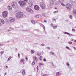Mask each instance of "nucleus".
Returning a JSON list of instances; mask_svg holds the SVG:
<instances>
[{
  "label": "nucleus",
  "instance_id": "1a4fd4ad",
  "mask_svg": "<svg viewBox=\"0 0 76 76\" xmlns=\"http://www.w3.org/2000/svg\"><path fill=\"white\" fill-rule=\"evenodd\" d=\"M32 5H33V3L32 2H29L28 4V6L29 7H31V6H32Z\"/></svg>",
  "mask_w": 76,
  "mask_h": 76
},
{
  "label": "nucleus",
  "instance_id": "0eeeda50",
  "mask_svg": "<svg viewBox=\"0 0 76 76\" xmlns=\"http://www.w3.org/2000/svg\"><path fill=\"white\" fill-rule=\"evenodd\" d=\"M26 9L27 11H28V12H30V13H31V12H33L32 10L30 8H27Z\"/></svg>",
  "mask_w": 76,
  "mask_h": 76
},
{
  "label": "nucleus",
  "instance_id": "2f4dec72",
  "mask_svg": "<svg viewBox=\"0 0 76 76\" xmlns=\"http://www.w3.org/2000/svg\"><path fill=\"white\" fill-rule=\"evenodd\" d=\"M66 65L67 66H70V65L69 64V63H66Z\"/></svg>",
  "mask_w": 76,
  "mask_h": 76
},
{
  "label": "nucleus",
  "instance_id": "a878e982",
  "mask_svg": "<svg viewBox=\"0 0 76 76\" xmlns=\"http://www.w3.org/2000/svg\"><path fill=\"white\" fill-rule=\"evenodd\" d=\"M57 26H54L53 28H54V29H56V28H57Z\"/></svg>",
  "mask_w": 76,
  "mask_h": 76
},
{
  "label": "nucleus",
  "instance_id": "864d4df0",
  "mask_svg": "<svg viewBox=\"0 0 76 76\" xmlns=\"http://www.w3.org/2000/svg\"><path fill=\"white\" fill-rule=\"evenodd\" d=\"M2 1V0H0V2H1Z\"/></svg>",
  "mask_w": 76,
  "mask_h": 76
},
{
  "label": "nucleus",
  "instance_id": "dca6fc26",
  "mask_svg": "<svg viewBox=\"0 0 76 76\" xmlns=\"http://www.w3.org/2000/svg\"><path fill=\"white\" fill-rule=\"evenodd\" d=\"M34 53H35V51H34V50H32L31 51V54H34Z\"/></svg>",
  "mask_w": 76,
  "mask_h": 76
},
{
  "label": "nucleus",
  "instance_id": "4468645a",
  "mask_svg": "<svg viewBox=\"0 0 76 76\" xmlns=\"http://www.w3.org/2000/svg\"><path fill=\"white\" fill-rule=\"evenodd\" d=\"M12 58V57H10L8 59L7 61H10V60Z\"/></svg>",
  "mask_w": 76,
  "mask_h": 76
},
{
  "label": "nucleus",
  "instance_id": "6ab92c4d",
  "mask_svg": "<svg viewBox=\"0 0 76 76\" xmlns=\"http://www.w3.org/2000/svg\"><path fill=\"white\" fill-rule=\"evenodd\" d=\"M39 59L40 60H42V56H40Z\"/></svg>",
  "mask_w": 76,
  "mask_h": 76
},
{
  "label": "nucleus",
  "instance_id": "09e8293b",
  "mask_svg": "<svg viewBox=\"0 0 76 76\" xmlns=\"http://www.w3.org/2000/svg\"><path fill=\"white\" fill-rule=\"evenodd\" d=\"M6 67H7V68H8V66H6Z\"/></svg>",
  "mask_w": 76,
  "mask_h": 76
},
{
  "label": "nucleus",
  "instance_id": "2eb2a0df",
  "mask_svg": "<svg viewBox=\"0 0 76 76\" xmlns=\"http://www.w3.org/2000/svg\"><path fill=\"white\" fill-rule=\"evenodd\" d=\"M22 75H24L25 73V70H23L22 73Z\"/></svg>",
  "mask_w": 76,
  "mask_h": 76
},
{
  "label": "nucleus",
  "instance_id": "3c124183",
  "mask_svg": "<svg viewBox=\"0 0 76 76\" xmlns=\"http://www.w3.org/2000/svg\"><path fill=\"white\" fill-rule=\"evenodd\" d=\"M55 9L56 10H57V7H55Z\"/></svg>",
  "mask_w": 76,
  "mask_h": 76
},
{
  "label": "nucleus",
  "instance_id": "473e14b6",
  "mask_svg": "<svg viewBox=\"0 0 76 76\" xmlns=\"http://www.w3.org/2000/svg\"><path fill=\"white\" fill-rule=\"evenodd\" d=\"M18 56L19 57V58H20V54H19V53L18 54Z\"/></svg>",
  "mask_w": 76,
  "mask_h": 76
},
{
  "label": "nucleus",
  "instance_id": "7c9ffc66",
  "mask_svg": "<svg viewBox=\"0 0 76 76\" xmlns=\"http://www.w3.org/2000/svg\"><path fill=\"white\" fill-rule=\"evenodd\" d=\"M26 61H27V60H28V58L26 56Z\"/></svg>",
  "mask_w": 76,
  "mask_h": 76
},
{
  "label": "nucleus",
  "instance_id": "49530a36",
  "mask_svg": "<svg viewBox=\"0 0 76 76\" xmlns=\"http://www.w3.org/2000/svg\"><path fill=\"white\" fill-rule=\"evenodd\" d=\"M47 48H48V49H50V48L49 47H48Z\"/></svg>",
  "mask_w": 76,
  "mask_h": 76
},
{
  "label": "nucleus",
  "instance_id": "a211bd4d",
  "mask_svg": "<svg viewBox=\"0 0 76 76\" xmlns=\"http://www.w3.org/2000/svg\"><path fill=\"white\" fill-rule=\"evenodd\" d=\"M39 64L40 66H41L42 65L43 66V65H44V64H43L40 63H39Z\"/></svg>",
  "mask_w": 76,
  "mask_h": 76
},
{
  "label": "nucleus",
  "instance_id": "a19ab883",
  "mask_svg": "<svg viewBox=\"0 0 76 76\" xmlns=\"http://www.w3.org/2000/svg\"><path fill=\"white\" fill-rule=\"evenodd\" d=\"M44 22H47V21H46V20H45L44 21Z\"/></svg>",
  "mask_w": 76,
  "mask_h": 76
},
{
  "label": "nucleus",
  "instance_id": "c85d7f7f",
  "mask_svg": "<svg viewBox=\"0 0 76 76\" xmlns=\"http://www.w3.org/2000/svg\"><path fill=\"white\" fill-rule=\"evenodd\" d=\"M75 31V29L74 28H73L72 30V31L73 32H74V31Z\"/></svg>",
  "mask_w": 76,
  "mask_h": 76
},
{
  "label": "nucleus",
  "instance_id": "58836bf2",
  "mask_svg": "<svg viewBox=\"0 0 76 76\" xmlns=\"http://www.w3.org/2000/svg\"><path fill=\"white\" fill-rule=\"evenodd\" d=\"M71 41H73V39H71Z\"/></svg>",
  "mask_w": 76,
  "mask_h": 76
},
{
  "label": "nucleus",
  "instance_id": "f03ea898",
  "mask_svg": "<svg viewBox=\"0 0 76 76\" xmlns=\"http://www.w3.org/2000/svg\"><path fill=\"white\" fill-rule=\"evenodd\" d=\"M66 7L68 10H71L72 5L69 3L67 4L66 5Z\"/></svg>",
  "mask_w": 76,
  "mask_h": 76
},
{
  "label": "nucleus",
  "instance_id": "aec40b11",
  "mask_svg": "<svg viewBox=\"0 0 76 76\" xmlns=\"http://www.w3.org/2000/svg\"><path fill=\"white\" fill-rule=\"evenodd\" d=\"M61 4L62 6H66V5H65L63 3H61Z\"/></svg>",
  "mask_w": 76,
  "mask_h": 76
},
{
  "label": "nucleus",
  "instance_id": "423d86ee",
  "mask_svg": "<svg viewBox=\"0 0 76 76\" xmlns=\"http://www.w3.org/2000/svg\"><path fill=\"white\" fill-rule=\"evenodd\" d=\"M9 20L10 22H13L15 21V18L13 17H10Z\"/></svg>",
  "mask_w": 76,
  "mask_h": 76
},
{
  "label": "nucleus",
  "instance_id": "5701e85b",
  "mask_svg": "<svg viewBox=\"0 0 76 76\" xmlns=\"http://www.w3.org/2000/svg\"><path fill=\"white\" fill-rule=\"evenodd\" d=\"M24 62V59H21L20 61V62L21 63H22Z\"/></svg>",
  "mask_w": 76,
  "mask_h": 76
},
{
  "label": "nucleus",
  "instance_id": "9b49d317",
  "mask_svg": "<svg viewBox=\"0 0 76 76\" xmlns=\"http://www.w3.org/2000/svg\"><path fill=\"white\" fill-rule=\"evenodd\" d=\"M8 9L9 10H10V11H11V10H12V7L11 6H8Z\"/></svg>",
  "mask_w": 76,
  "mask_h": 76
},
{
  "label": "nucleus",
  "instance_id": "b1692460",
  "mask_svg": "<svg viewBox=\"0 0 76 76\" xmlns=\"http://www.w3.org/2000/svg\"><path fill=\"white\" fill-rule=\"evenodd\" d=\"M31 22L32 23H33V24H35V21H31Z\"/></svg>",
  "mask_w": 76,
  "mask_h": 76
},
{
  "label": "nucleus",
  "instance_id": "9d476101",
  "mask_svg": "<svg viewBox=\"0 0 76 76\" xmlns=\"http://www.w3.org/2000/svg\"><path fill=\"white\" fill-rule=\"evenodd\" d=\"M33 59L34 61H38V58L36 57H33Z\"/></svg>",
  "mask_w": 76,
  "mask_h": 76
},
{
  "label": "nucleus",
  "instance_id": "ea45409f",
  "mask_svg": "<svg viewBox=\"0 0 76 76\" xmlns=\"http://www.w3.org/2000/svg\"><path fill=\"white\" fill-rule=\"evenodd\" d=\"M23 0L25 1H26V2H27V1H28V0Z\"/></svg>",
  "mask_w": 76,
  "mask_h": 76
},
{
  "label": "nucleus",
  "instance_id": "c03bdc74",
  "mask_svg": "<svg viewBox=\"0 0 76 76\" xmlns=\"http://www.w3.org/2000/svg\"><path fill=\"white\" fill-rule=\"evenodd\" d=\"M50 53H52V54H54V53L53 52H51Z\"/></svg>",
  "mask_w": 76,
  "mask_h": 76
},
{
  "label": "nucleus",
  "instance_id": "de8ad7c7",
  "mask_svg": "<svg viewBox=\"0 0 76 76\" xmlns=\"http://www.w3.org/2000/svg\"><path fill=\"white\" fill-rule=\"evenodd\" d=\"M74 48V50H76V48Z\"/></svg>",
  "mask_w": 76,
  "mask_h": 76
},
{
  "label": "nucleus",
  "instance_id": "bb28decb",
  "mask_svg": "<svg viewBox=\"0 0 76 76\" xmlns=\"http://www.w3.org/2000/svg\"><path fill=\"white\" fill-rule=\"evenodd\" d=\"M35 62L34 61H33L32 63V65H34V64H35Z\"/></svg>",
  "mask_w": 76,
  "mask_h": 76
},
{
  "label": "nucleus",
  "instance_id": "f8f14e48",
  "mask_svg": "<svg viewBox=\"0 0 76 76\" xmlns=\"http://www.w3.org/2000/svg\"><path fill=\"white\" fill-rule=\"evenodd\" d=\"M64 34H66V35H69V36H70V35H71V34L67 32H65Z\"/></svg>",
  "mask_w": 76,
  "mask_h": 76
},
{
  "label": "nucleus",
  "instance_id": "c756f323",
  "mask_svg": "<svg viewBox=\"0 0 76 76\" xmlns=\"http://www.w3.org/2000/svg\"><path fill=\"white\" fill-rule=\"evenodd\" d=\"M4 53V51H1L0 52V53L1 54H3Z\"/></svg>",
  "mask_w": 76,
  "mask_h": 76
},
{
  "label": "nucleus",
  "instance_id": "c9c22d12",
  "mask_svg": "<svg viewBox=\"0 0 76 76\" xmlns=\"http://www.w3.org/2000/svg\"><path fill=\"white\" fill-rule=\"evenodd\" d=\"M70 19H72V15H70Z\"/></svg>",
  "mask_w": 76,
  "mask_h": 76
},
{
  "label": "nucleus",
  "instance_id": "7ed1b4c3",
  "mask_svg": "<svg viewBox=\"0 0 76 76\" xmlns=\"http://www.w3.org/2000/svg\"><path fill=\"white\" fill-rule=\"evenodd\" d=\"M40 6L42 9L43 10L45 9L46 7V6L45 4L43 2H41L40 3Z\"/></svg>",
  "mask_w": 76,
  "mask_h": 76
},
{
  "label": "nucleus",
  "instance_id": "a18cd8bd",
  "mask_svg": "<svg viewBox=\"0 0 76 76\" xmlns=\"http://www.w3.org/2000/svg\"><path fill=\"white\" fill-rule=\"evenodd\" d=\"M74 13L75 14H76V12L74 11Z\"/></svg>",
  "mask_w": 76,
  "mask_h": 76
},
{
  "label": "nucleus",
  "instance_id": "cd10ccee",
  "mask_svg": "<svg viewBox=\"0 0 76 76\" xmlns=\"http://www.w3.org/2000/svg\"><path fill=\"white\" fill-rule=\"evenodd\" d=\"M68 43L69 44H72V42H69Z\"/></svg>",
  "mask_w": 76,
  "mask_h": 76
},
{
  "label": "nucleus",
  "instance_id": "f704fd0d",
  "mask_svg": "<svg viewBox=\"0 0 76 76\" xmlns=\"http://www.w3.org/2000/svg\"><path fill=\"white\" fill-rule=\"evenodd\" d=\"M43 61H46V59L45 58L43 59Z\"/></svg>",
  "mask_w": 76,
  "mask_h": 76
},
{
  "label": "nucleus",
  "instance_id": "603ef678",
  "mask_svg": "<svg viewBox=\"0 0 76 76\" xmlns=\"http://www.w3.org/2000/svg\"><path fill=\"white\" fill-rule=\"evenodd\" d=\"M74 42H76V40H75L74 41Z\"/></svg>",
  "mask_w": 76,
  "mask_h": 76
},
{
  "label": "nucleus",
  "instance_id": "79ce46f5",
  "mask_svg": "<svg viewBox=\"0 0 76 76\" xmlns=\"http://www.w3.org/2000/svg\"><path fill=\"white\" fill-rule=\"evenodd\" d=\"M2 45H3V44H0V46H2Z\"/></svg>",
  "mask_w": 76,
  "mask_h": 76
},
{
  "label": "nucleus",
  "instance_id": "72a5a7b5",
  "mask_svg": "<svg viewBox=\"0 0 76 76\" xmlns=\"http://www.w3.org/2000/svg\"><path fill=\"white\" fill-rule=\"evenodd\" d=\"M38 66H37V71L38 72Z\"/></svg>",
  "mask_w": 76,
  "mask_h": 76
},
{
  "label": "nucleus",
  "instance_id": "e433bc0d",
  "mask_svg": "<svg viewBox=\"0 0 76 76\" xmlns=\"http://www.w3.org/2000/svg\"><path fill=\"white\" fill-rule=\"evenodd\" d=\"M52 20H53V21H56V19L53 18L52 19Z\"/></svg>",
  "mask_w": 76,
  "mask_h": 76
},
{
  "label": "nucleus",
  "instance_id": "4d7b16f0",
  "mask_svg": "<svg viewBox=\"0 0 76 76\" xmlns=\"http://www.w3.org/2000/svg\"><path fill=\"white\" fill-rule=\"evenodd\" d=\"M53 1H52V3H53Z\"/></svg>",
  "mask_w": 76,
  "mask_h": 76
},
{
  "label": "nucleus",
  "instance_id": "393cba45",
  "mask_svg": "<svg viewBox=\"0 0 76 76\" xmlns=\"http://www.w3.org/2000/svg\"><path fill=\"white\" fill-rule=\"evenodd\" d=\"M58 74H59V72H57L56 74V76H57V75H58Z\"/></svg>",
  "mask_w": 76,
  "mask_h": 76
},
{
  "label": "nucleus",
  "instance_id": "412c9836",
  "mask_svg": "<svg viewBox=\"0 0 76 76\" xmlns=\"http://www.w3.org/2000/svg\"><path fill=\"white\" fill-rule=\"evenodd\" d=\"M39 16L38 15L36 16V18H39Z\"/></svg>",
  "mask_w": 76,
  "mask_h": 76
},
{
  "label": "nucleus",
  "instance_id": "5fc2aeb1",
  "mask_svg": "<svg viewBox=\"0 0 76 76\" xmlns=\"http://www.w3.org/2000/svg\"><path fill=\"white\" fill-rule=\"evenodd\" d=\"M61 0V1H64V0Z\"/></svg>",
  "mask_w": 76,
  "mask_h": 76
},
{
  "label": "nucleus",
  "instance_id": "20e7f679",
  "mask_svg": "<svg viewBox=\"0 0 76 76\" xmlns=\"http://www.w3.org/2000/svg\"><path fill=\"white\" fill-rule=\"evenodd\" d=\"M18 3L21 6H24V5L26 4L25 2L22 1H19Z\"/></svg>",
  "mask_w": 76,
  "mask_h": 76
},
{
  "label": "nucleus",
  "instance_id": "39448f33",
  "mask_svg": "<svg viewBox=\"0 0 76 76\" xmlns=\"http://www.w3.org/2000/svg\"><path fill=\"white\" fill-rule=\"evenodd\" d=\"M8 13L7 12L5 11L3 12L2 16L4 18L7 17Z\"/></svg>",
  "mask_w": 76,
  "mask_h": 76
},
{
  "label": "nucleus",
  "instance_id": "4be33fe9",
  "mask_svg": "<svg viewBox=\"0 0 76 76\" xmlns=\"http://www.w3.org/2000/svg\"><path fill=\"white\" fill-rule=\"evenodd\" d=\"M66 48H67V49H68V50H70V49L69 48L68 46H66Z\"/></svg>",
  "mask_w": 76,
  "mask_h": 76
},
{
  "label": "nucleus",
  "instance_id": "f257e3e1",
  "mask_svg": "<svg viewBox=\"0 0 76 76\" xmlns=\"http://www.w3.org/2000/svg\"><path fill=\"white\" fill-rule=\"evenodd\" d=\"M23 13L21 11H18L15 15L17 19H20L23 16Z\"/></svg>",
  "mask_w": 76,
  "mask_h": 76
},
{
  "label": "nucleus",
  "instance_id": "6e6552de",
  "mask_svg": "<svg viewBox=\"0 0 76 76\" xmlns=\"http://www.w3.org/2000/svg\"><path fill=\"white\" fill-rule=\"evenodd\" d=\"M34 9L36 10H39V7L38 5H35L34 7Z\"/></svg>",
  "mask_w": 76,
  "mask_h": 76
},
{
  "label": "nucleus",
  "instance_id": "6e6d98bb",
  "mask_svg": "<svg viewBox=\"0 0 76 76\" xmlns=\"http://www.w3.org/2000/svg\"><path fill=\"white\" fill-rule=\"evenodd\" d=\"M44 30H45V27H44Z\"/></svg>",
  "mask_w": 76,
  "mask_h": 76
},
{
  "label": "nucleus",
  "instance_id": "4c0bfd02",
  "mask_svg": "<svg viewBox=\"0 0 76 76\" xmlns=\"http://www.w3.org/2000/svg\"><path fill=\"white\" fill-rule=\"evenodd\" d=\"M57 12V11H55L54 12V13H56Z\"/></svg>",
  "mask_w": 76,
  "mask_h": 76
},
{
  "label": "nucleus",
  "instance_id": "8fccbe9b",
  "mask_svg": "<svg viewBox=\"0 0 76 76\" xmlns=\"http://www.w3.org/2000/svg\"><path fill=\"white\" fill-rule=\"evenodd\" d=\"M8 32H9V31H10V30H8Z\"/></svg>",
  "mask_w": 76,
  "mask_h": 76
},
{
  "label": "nucleus",
  "instance_id": "f3484780",
  "mask_svg": "<svg viewBox=\"0 0 76 76\" xmlns=\"http://www.w3.org/2000/svg\"><path fill=\"white\" fill-rule=\"evenodd\" d=\"M37 55L38 56H40L41 54V53H37Z\"/></svg>",
  "mask_w": 76,
  "mask_h": 76
},
{
  "label": "nucleus",
  "instance_id": "37998d69",
  "mask_svg": "<svg viewBox=\"0 0 76 76\" xmlns=\"http://www.w3.org/2000/svg\"><path fill=\"white\" fill-rule=\"evenodd\" d=\"M42 46H44V44H42Z\"/></svg>",
  "mask_w": 76,
  "mask_h": 76
},
{
  "label": "nucleus",
  "instance_id": "13d9d810",
  "mask_svg": "<svg viewBox=\"0 0 76 76\" xmlns=\"http://www.w3.org/2000/svg\"><path fill=\"white\" fill-rule=\"evenodd\" d=\"M23 64H24V63H23Z\"/></svg>",
  "mask_w": 76,
  "mask_h": 76
},
{
  "label": "nucleus",
  "instance_id": "ddd939ff",
  "mask_svg": "<svg viewBox=\"0 0 76 76\" xmlns=\"http://www.w3.org/2000/svg\"><path fill=\"white\" fill-rule=\"evenodd\" d=\"M16 4V2H12L11 4V5L12 6H15V4Z\"/></svg>",
  "mask_w": 76,
  "mask_h": 76
}]
</instances>
